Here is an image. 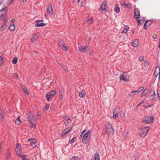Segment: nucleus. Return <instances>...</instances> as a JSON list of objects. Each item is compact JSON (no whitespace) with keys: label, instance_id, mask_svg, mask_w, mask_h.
Returning <instances> with one entry per match:
<instances>
[{"label":"nucleus","instance_id":"obj_14","mask_svg":"<svg viewBox=\"0 0 160 160\" xmlns=\"http://www.w3.org/2000/svg\"><path fill=\"white\" fill-rule=\"evenodd\" d=\"M119 111V108L117 107L115 108L113 111V118H115L118 116V115Z\"/></svg>","mask_w":160,"mask_h":160},{"label":"nucleus","instance_id":"obj_10","mask_svg":"<svg viewBox=\"0 0 160 160\" xmlns=\"http://www.w3.org/2000/svg\"><path fill=\"white\" fill-rule=\"evenodd\" d=\"M43 20H37L35 21L36 24L35 25V27H42L45 26L46 25V23H41L39 22H42Z\"/></svg>","mask_w":160,"mask_h":160},{"label":"nucleus","instance_id":"obj_32","mask_svg":"<svg viewBox=\"0 0 160 160\" xmlns=\"http://www.w3.org/2000/svg\"><path fill=\"white\" fill-rule=\"evenodd\" d=\"M7 8L6 7L2 8L0 11L1 12L4 13L6 14V12L7 11Z\"/></svg>","mask_w":160,"mask_h":160},{"label":"nucleus","instance_id":"obj_56","mask_svg":"<svg viewBox=\"0 0 160 160\" xmlns=\"http://www.w3.org/2000/svg\"><path fill=\"white\" fill-rule=\"evenodd\" d=\"M63 68L64 69V70L66 72H68V68L67 67H63Z\"/></svg>","mask_w":160,"mask_h":160},{"label":"nucleus","instance_id":"obj_34","mask_svg":"<svg viewBox=\"0 0 160 160\" xmlns=\"http://www.w3.org/2000/svg\"><path fill=\"white\" fill-rule=\"evenodd\" d=\"M18 59V58L16 57H14L12 61V63L13 64H16L17 62Z\"/></svg>","mask_w":160,"mask_h":160},{"label":"nucleus","instance_id":"obj_41","mask_svg":"<svg viewBox=\"0 0 160 160\" xmlns=\"http://www.w3.org/2000/svg\"><path fill=\"white\" fill-rule=\"evenodd\" d=\"M22 90L23 91L24 93L26 94L27 95H28L29 94V92L26 88H23Z\"/></svg>","mask_w":160,"mask_h":160},{"label":"nucleus","instance_id":"obj_31","mask_svg":"<svg viewBox=\"0 0 160 160\" xmlns=\"http://www.w3.org/2000/svg\"><path fill=\"white\" fill-rule=\"evenodd\" d=\"M85 95V92L83 91H82L79 93V96L81 98H83Z\"/></svg>","mask_w":160,"mask_h":160},{"label":"nucleus","instance_id":"obj_36","mask_svg":"<svg viewBox=\"0 0 160 160\" xmlns=\"http://www.w3.org/2000/svg\"><path fill=\"white\" fill-rule=\"evenodd\" d=\"M17 148L19 149L20 151H21L22 147L21 144L19 143H17Z\"/></svg>","mask_w":160,"mask_h":160},{"label":"nucleus","instance_id":"obj_29","mask_svg":"<svg viewBox=\"0 0 160 160\" xmlns=\"http://www.w3.org/2000/svg\"><path fill=\"white\" fill-rule=\"evenodd\" d=\"M58 45L61 48L62 46L63 45V42L62 39H59L58 41Z\"/></svg>","mask_w":160,"mask_h":160},{"label":"nucleus","instance_id":"obj_16","mask_svg":"<svg viewBox=\"0 0 160 160\" xmlns=\"http://www.w3.org/2000/svg\"><path fill=\"white\" fill-rule=\"evenodd\" d=\"M52 9L51 5L48 6L47 8V13L48 15H52Z\"/></svg>","mask_w":160,"mask_h":160},{"label":"nucleus","instance_id":"obj_22","mask_svg":"<svg viewBox=\"0 0 160 160\" xmlns=\"http://www.w3.org/2000/svg\"><path fill=\"white\" fill-rule=\"evenodd\" d=\"M1 116L3 119H4L5 116V110L4 109L2 110Z\"/></svg>","mask_w":160,"mask_h":160},{"label":"nucleus","instance_id":"obj_46","mask_svg":"<svg viewBox=\"0 0 160 160\" xmlns=\"http://www.w3.org/2000/svg\"><path fill=\"white\" fill-rule=\"evenodd\" d=\"M86 5V2L85 1H82L81 3V7H84Z\"/></svg>","mask_w":160,"mask_h":160},{"label":"nucleus","instance_id":"obj_51","mask_svg":"<svg viewBox=\"0 0 160 160\" xmlns=\"http://www.w3.org/2000/svg\"><path fill=\"white\" fill-rule=\"evenodd\" d=\"M78 157H73L70 160H78Z\"/></svg>","mask_w":160,"mask_h":160},{"label":"nucleus","instance_id":"obj_35","mask_svg":"<svg viewBox=\"0 0 160 160\" xmlns=\"http://www.w3.org/2000/svg\"><path fill=\"white\" fill-rule=\"evenodd\" d=\"M149 63L147 61H145L144 66L146 68H148L149 66Z\"/></svg>","mask_w":160,"mask_h":160},{"label":"nucleus","instance_id":"obj_64","mask_svg":"<svg viewBox=\"0 0 160 160\" xmlns=\"http://www.w3.org/2000/svg\"><path fill=\"white\" fill-rule=\"evenodd\" d=\"M129 27H128L127 26H125V28H124V29H126V30L127 31Z\"/></svg>","mask_w":160,"mask_h":160},{"label":"nucleus","instance_id":"obj_62","mask_svg":"<svg viewBox=\"0 0 160 160\" xmlns=\"http://www.w3.org/2000/svg\"><path fill=\"white\" fill-rule=\"evenodd\" d=\"M152 38H153V39H156V38H157V35H156L155 34H153V36H152Z\"/></svg>","mask_w":160,"mask_h":160},{"label":"nucleus","instance_id":"obj_4","mask_svg":"<svg viewBox=\"0 0 160 160\" xmlns=\"http://www.w3.org/2000/svg\"><path fill=\"white\" fill-rule=\"evenodd\" d=\"M56 91L54 90L51 91L47 93L46 95L47 100L48 102L51 101L52 98L51 97H53L56 94Z\"/></svg>","mask_w":160,"mask_h":160},{"label":"nucleus","instance_id":"obj_42","mask_svg":"<svg viewBox=\"0 0 160 160\" xmlns=\"http://www.w3.org/2000/svg\"><path fill=\"white\" fill-rule=\"evenodd\" d=\"M5 160H11V158L9 154H7Z\"/></svg>","mask_w":160,"mask_h":160},{"label":"nucleus","instance_id":"obj_40","mask_svg":"<svg viewBox=\"0 0 160 160\" xmlns=\"http://www.w3.org/2000/svg\"><path fill=\"white\" fill-rule=\"evenodd\" d=\"M93 18H90L88 19L86 21L87 23L88 24H90L93 20Z\"/></svg>","mask_w":160,"mask_h":160},{"label":"nucleus","instance_id":"obj_11","mask_svg":"<svg viewBox=\"0 0 160 160\" xmlns=\"http://www.w3.org/2000/svg\"><path fill=\"white\" fill-rule=\"evenodd\" d=\"M107 6V2L106 1H104L101 4L100 9L102 12L105 11L107 12V11L106 8V7Z\"/></svg>","mask_w":160,"mask_h":160},{"label":"nucleus","instance_id":"obj_8","mask_svg":"<svg viewBox=\"0 0 160 160\" xmlns=\"http://www.w3.org/2000/svg\"><path fill=\"white\" fill-rule=\"evenodd\" d=\"M134 18L137 20L139 19L140 18V13L139 10L137 8H135L134 9Z\"/></svg>","mask_w":160,"mask_h":160},{"label":"nucleus","instance_id":"obj_17","mask_svg":"<svg viewBox=\"0 0 160 160\" xmlns=\"http://www.w3.org/2000/svg\"><path fill=\"white\" fill-rule=\"evenodd\" d=\"M87 48L88 47H84L82 46L78 48V49L79 50L82 52H86Z\"/></svg>","mask_w":160,"mask_h":160},{"label":"nucleus","instance_id":"obj_57","mask_svg":"<svg viewBox=\"0 0 160 160\" xmlns=\"http://www.w3.org/2000/svg\"><path fill=\"white\" fill-rule=\"evenodd\" d=\"M58 64L61 67H62V68L63 67V64L62 63L58 62Z\"/></svg>","mask_w":160,"mask_h":160},{"label":"nucleus","instance_id":"obj_28","mask_svg":"<svg viewBox=\"0 0 160 160\" xmlns=\"http://www.w3.org/2000/svg\"><path fill=\"white\" fill-rule=\"evenodd\" d=\"M22 122V121L20 119V117H19L17 118L15 120V123L17 125H19Z\"/></svg>","mask_w":160,"mask_h":160},{"label":"nucleus","instance_id":"obj_43","mask_svg":"<svg viewBox=\"0 0 160 160\" xmlns=\"http://www.w3.org/2000/svg\"><path fill=\"white\" fill-rule=\"evenodd\" d=\"M6 25L4 24L3 23V25L2 27L1 28V30L2 31H4L6 29Z\"/></svg>","mask_w":160,"mask_h":160},{"label":"nucleus","instance_id":"obj_54","mask_svg":"<svg viewBox=\"0 0 160 160\" xmlns=\"http://www.w3.org/2000/svg\"><path fill=\"white\" fill-rule=\"evenodd\" d=\"M158 72L157 74V76H158V77L159 78H160V68L159 67L158 68Z\"/></svg>","mask_w":160,"mask_h":160},{"label":"nucleus","instance_id":"obj_44","mask_svg":"<svg viewBox=\"0 0 160 160\" xmlns=\"http://www.w3.org/2000/svg\"><path fill=\"white\" fill-rule=\"evenodd\" d=\"M62 92V91H61ZM63 97V94L62 92H60V93L59 95V98L60 99H62Z\"/></svg>","mask_w":160,"mask_h":160},{"label":"nucleus","instance_id":"obj_37","mask_svg":"<svg viewBox=\"0 0 160 160\" xmlns=\"http://www.w3.org/2000/svg\"><path fill=\"white\" fill-rule=\"evenodd\" d=\"M157 97L160 100V89H157Z\"/></svg>","mask_w":160,"mask_h":160},{"label":"nucleus","instance_id":"obj_27","mask_svg":"<svg viewBox=\"0 0 160 160\" xmlns=\"http://www.w3.org/2000/svg\"><path fill=\"white\" fill-rule=\"evenodd\" d=\"M9 28L11 31H13L15 29V27L14 24L10 25Z\"/></svg>","mask_w":160,"mask_h":160},{"label":"nucleus","instance_id":"obj_53","mask_svg":"<svg viewBox=\"0 0 160 160\" xmlns=\"http://www.w3.org/2000/svg\"><path fill=\"white\" fill-rule=\"evenodd\" d=\"M49 108V105L48 104H46L45 106V108L46 109V111Z\"/></svg>","mask_w":160,"mask_h":160},{"label":"nucleus","instance_id":"obj_33","mask_svg":"<svg viewBox=\"0 0 160 160\" xmlns=\"http://www.w3.org/2000/svg\"><path fill=\"white\" fill-rule=\"evenodd\" d=\"M5 15H7L6 14L1 12H0V20H2V19L4 18Z\"/></svg>","mask_w":160,"mask_h":160},{"label":"nucleus","instance_id":"obj_1","mask_svg":"<svg viewBox=\"0 0 160 160\" xmlns=\"http://www.w3.org/2000/svg\"><path fill=\"white\" fill-rule=\"evenodd\" d=\"M28 119L30 124H31L30 127L32 128L33 127H36V122H35V119L33 116V114L31 111L28 112Z\"/></svg>","mask_w":160,"mask_h":160},{"label":"nucleus","instance_id":"obj_47","mask_svg":"<svg viewBox=\"0 0 160 160\" xmlns=\"http://www.w3.org/2000/svg\"><path fill=\"white\" fill-rule=\"evenodd\" d=\"M142 21V20L141 19H138L137 20V22L138 26H139L142 23V22H141Z\"/></svg>","mask_w":160,"mask_h":160},{"label":"nucleus","instance_id":"obj_59","mask_svg":"<svg viewBox=\"0 0 160 160\" xmlns=\"http://www.w3.org/2000/svg\"><path fill=\"white\" fill-rule=\"evenodd\" d=\"M127 31L125 29H124V30H123L121 32H122V33H126L127 32Z\"/></svg>","mask_w":160,"mask_h":160},{"label":"nucleus","instance_id":"obj_23","mask_svg":"<svg viewBox=\"0 0 160 160\" xmlns=\"http://www.w3.org/2000/svg\"><path fill=\"white\" fill-rule=\"evenodd\" d=\"M148 89H145L144 91L142 92L141 94V96L142 97L145 95L148 92Z\"/></svg>","mask_w":160,"mask_h":160},{"label":"nucleus","instance_id":"obj_30","mask_svg":"<svg viewBox=\"0 0 160 160\" xmlns=\"http://www.w3.org/2000/svg\"><path fill=\"white\" fill-rule=\"evenodd\" d=\"M7 18L8 16L7 15H5L4 18H3V23L4 24L6 25L7 23Z\"/></svg>","mask_w":160,"mask_h":160},{"label":"nucleus","instance_id":"obj_25","mask_svg":"<svg viewBox=\"0 0 160 160\" xmlns=\"http://www.w3.org/2000/svg\"><path fill=\"white\" fill-rule=\"evenodd\" d=\"M71 122V119L69 118L65 121L64 122V124L66 126H67L68 125L69 123H70Z\"/></svg>","mask_w":160,"mask_h":160},{"label":"nucleus","instance_id":"obj_58","mask_svg":"<svg viewBox=\"0 0 160 160\" xmlns=\"http://www.w3.org/2000/svg\"><path fill=\"white\" fill-rule=\"evenodd\" d=\"M14 0H8V3L9 4H10L13 2Z\"/></svg>","mask_w":160,"mask_h":160},{"label":"nucleus","instance_id":"obj_7","mask_svg":"<svg viewBox=\"0 0 160 160\" xmlns=\"http://www.w3.org/2000/svg\"><path fill=\"white\" fill-rule=\"evenodd\" d=\"M149 128V127H142L141 130L142 131L141 133L140 134L141 137H144L146 136L148 131Z\"/></svg>","mask_w":160,"mask_h":160},{"label":"nucleus","instance_id":"obj_20","mask_svg":"<svg viewBox=\"0 0 160 160\" xmlns=\"http://www.w3.org/2000/svg\"><path fill=\"white\" fill-rule=\"evenodd\" d=\"M150 100H154L156 98V94L155 91H154L153 93L152 94L150 97Z\"/></svg>","mask_w":160,"mask_h":160},{"label":"nucleus","instance_id":"obj_3","mask_svg":"<svg viewBox=\"0 0 160 160\" xmlns=\"http://www.w3.org/2000/svg\"><path fill=\"white\" fill-rule=\"evenodd\" d=\"M106 131L108 134H113L114 131L112 125L109 122H107L105 125Z\"/></svg>","mask_w":160,"mask_h":160},{"label":"nucleus","instance_id":"obj_18","mask_svg":"<svg viewBox=\"0 0 160 160\" xmlns=\"http://www.w3.org/2000/svg\"><path fill=\"white\" fill-rule=\"evenodd\" d=\"M138 39H135L132 42V45L134 47H137L138 45Z\"/></svg>","mask_w":160,"mask_h":160},{"label":"nucleus","instance_id":"obj_52","mask_svg":"<svg viewBox=\"0 0 160 160\" xmlns=\"http://www.w3.org/2000/svg\"><path fill=\"white\" fill-rule=\"evenodd\" d=\"M41 112L40 111H38L36 113V116L38 117H39L41 116Z\"/></svg>","mask_w":160,"mask_h":160},{"label":"nucleus","instance_id":"obj_50","mask_svg":"<svg viewBox=\"0 0 160 160\" xmlns=\"http://www.w3.org/2000/svg\"><path fill=\"white\" fill-rule=\"evenodd\" d=\"M143 59H144V57L142 56H140L139 58V60L141 61H143Z\"/></svg>","mask_w":160,"mask_h":160},{"label":"nucleus","instance_id":"obj_63","mask_svg":"<svg viewBox=\"0 0 160 160\" xmlns=\"http://www.w3.org/2000/svg\"><path fill=\"white\" fill-rule=\"evenodd\" d=\"M86 131V129L82 131L81 132V135H82Z\"/></svg>","mask_w":160,"mask_h":160},{"label":"nucleus","instance_id":"obj_13","mask_svg":"<svg viewBox=\"0 0 160 160\" xmlns=\"http://www.w3.org/2000/svg\"><path fill=\"white\" fill-rule=\"evenodd\" d=\"M72 127L70 128H66V129L64 130L62 132L61 134L60 135V137H63L66 134H67L68 132H69L70 130L72 128Z\"/></svg>","mask_w":160,"mask_h":160},{"label":"nucleus","instance_id":"obj_2","mask_svg":"<svg viewBox=\"0 0 160 160\" xmlns=\"http://www.w3.org/2000/svg\"><path fill=\"white\" fill-rule=\"evenodd\" d=\"M91 133V131L89 130L87 132L84 133L83 135L82 140V143L87 144L88 142L90 137Z\"/></svg>","mask_w":160,"mask_h":160},{"label":"nucleus","instance_id":"obj_5","mask_svg":"<svg viewBox=\"0 0 160 160\" xmlns=\"http://www.w3.org/2000/svg\"><path fill=\"white\" fill-rule=\"evenodd\" d=\"M153 119L154 117L152 116H150L144 118L142 120V122L145 123H151L153 122Z\"/></svg>","mask_w":160,"mask_h":160},{"label":"nucleus","instance_id":"obj_24","mask_svg":"<svg viewBox=\"0 0 160 160\" xmlns=\"http://www.w3.org/2000/svg\"><path fill=\"white\" fill-rule=\"evenodd\" d=\"M122 5H123L125 6L126 7L128 8L129 9H130L132 7V5L130 3H129L127 4H126L125 3V2H124L123 3H122Z\"/></svg>","mask_w":160,"mask_h":160},{"label":"nucleus","instance_id":"obj_15","mask_svg":"<svg viewBox=\"0 0 160 160\" xmlns=\"http://www.w3.org/2000/svg\"><path fill=\"white\" fill-rule=\"evenodd\" d=\"M39 34V33L38 32H37L35 35L32 37L31 39V41L32 42H35L36 40V39L38 38Z\"/></svg>","mask_w":160,"mask_h":160},{"label":"nucleus","instance_id":"obj_12","mask_svg":"<svg viewBox=\"0 0 160 160\" xmlns=\"http://www.w3.org/2000/svg\"><path fill=\"white\" fill-rule=\"evenodd\" d=\"M28 141L30 142L31 145L33 148L36 147V140L34 138H29L28 139Z\"/></svg>","mask_w":160,"mask_h":160},{"label":"nucleus","instance_id":"obj_39","mask_svg":"<svg viewBox=\"0 0 160 160\" xmlns=\"http://www.w3.org/2000/svg\"><path fill=\"white\" fill-rule=\"evenodd\" d=\"M76 139V138L75 137H73L72 138V139L71 140H70L69 143L70 144H71L73 142H74L75 141V140Z\"/></svg>","mask_w":160,"mask_h":160},{"label":"nucleus","instance_id":"obj_55","mask_svg":"<svg viewBox=\"0 0 160 160\" xmlns=\"http://www.w3.org/2000/svg\"><path fill=\"white\" fill-rule=\"evenodd\" d=\"M144 88V87L142 86L140 87L138 90H139V91L140 92Z\"/></svg>","mask_w":160,"mask_h":160},{"label":"nucleus","instance_id":"obj_60","mask_svg":"<svg viewBox=\"0 0 160 160\" xmlns=\"http://www.w3.org/2000/svg\"><path fill=\"white\" fill-rule=\"evenodd\" d=\"M13 75L14 78L16 77L17 79L18 78V75L17 74L14 73Z\"/></svg>","mask_w":160,"mask_h":160},{"label":"nucleus","instance_id":"obj_9","mask_svg":"<svg viewBox=\"0 0 160 160\" xmlns=\"http://www.w3.org/2000/svg\"><path fill=\"white\" fill-rule=\"evenodd\" d=\"M153 19L152 20H146L144 25L143 28L146 30L147 29L148 27L150 26L153 22Z\"/></svg>","mask_w":160,"mask_h":160},{"label":"nucleus","instance_id":"obj_6","mask_svg":"<svg viewBox=\"0 0 160 160\" xmlns=\"http://www.w3.org/2000/svg\"><path fill=\"white\" fill-rule=\"evenodd\" d=\"M121 81H123L125 82H128L129 81V77L127 75V72H123L119 77Z\"/></svg>","mask_w":160,"mask_h":160},{"label":"nucleus","instance_id":"obj_19","mask_svg":"<svg viewBox=\"0 0 160 160\" xmlns=\"http://www.w3.org/2000/svg\"><path fill=\"white\" fill-rule=\"evenodd\" d=\"M114 10L117 13H118L120 12V8H119L118 4L117 3H116L115 5Z\"/></svg>","mask_w":160,"mask_h":160},{"label":"nucleus","instance_id":"obj_48","mask_svg":"<svg viewBox=\"0 0 160 160\" xmlns=\"http://www.w3.org/2000/svg\"><path fill=\"white\" fill-rule=\"evenodd\" d=\"M62 47V49L63 50H64V51H67V50L68 48H67V47L66 46H64V45H63Z\"/></svg>","mask_w":160,"mask_h":160},{"label":"nucleus","instance_id":"obj_49","mask_svg":"<svg viewBox=\"0 0 160 160\" xmlns=\"http://www.w3.org/2000/svg\"><path fill=\"white\" fill-rule=\"evenodd\" d=\"M134 92V90H133L132 91V92L130 93L129 95L130 96H134L135 94Z\"/></svg>","mask_w":160,"mask_h":160},{"label":"nucleus","instance_id":"obj_21","mask_svg":"<svg viewBox=\"0 0 160 160\" xmlns=\"http://www.w3.org/2000/svg\"><path fill=\"white\" fill-rule=\"evenodd\" d=\"M94 160H100V157L98 154V152H95L94 156Z\"/></svg>","mask_w":160,"mask_h":160},{"label":"nucleus","instance_id":"obj_45","mask_svg":"<svg viewBox=\"0 0 160 160\" xmlns=\"http://www.w3.org/2000/svg\"><path fill=\"white\" fill-rule=\"evenodd\" d=\"M157 71H158V68L157 67H156L155 69L154 72V75L155 76L156 75H157V74L158 72ZM157 76L156 75V76Z\"/></svg>","mask_w":160,"mask_h":160},{"label":"nucleus","instance_id":"obj_26","mask_svg":"<svg viewBox=\"0 0 160 160\" xmlns=\"http://www.w3.org/2000/svg\"><path fill=\"white\" fill-rule=\"evenodd\" d=\"M17 155L18 156H20V157L23 160H27V159L26 158L27 156L26 155H21L19 154H17Z\"/></svg>","mask_w":160,"mask_h":160},{"label":"nucleus","instance_id":"obj_38","mask_svg":"<svg viewBox=\"0 0 160 160\" xmlns=\"http://www.w3.org/2000/svg\"><path fill=\"white\" fill-rule=\"evenodd\" d=\"M3 58L2 56H0V65L2 64L3 63Z\"/></svg>","mask_w":160,"mask_h":160},{"label":"nucleus","instance_id":"obj_61","mask_svg":"<svg viewBox=\"0 0 160 160\" xmlns=\"http://www.w3.org/2000/svg\"><path fill=\"white\" fill-rule=\"evenodd\" d=\"M15 18H13L11 20V22H13V23H14V22H15Z\"/></svg>","mask_w":160,"mask_h":160}]
</instances>
